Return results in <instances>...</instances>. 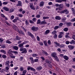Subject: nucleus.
<instances>
[{
  "label": "nucleus",
  "instance_id": "35",
  "mask_svg": "<svg viewBox=\"0 0 75 75\" xmlns=\"http://www.w3.org/2000/svg\"><path fill=\"white\" fill-rule=\"evenodd\" d=\"M41 23V20L39 19L38 20L37 22V24H39Z\"/></svg>",
  "mask_w": 75,
  "mask_h": 75
},
{
  "label": "nucleus",
  "instance_id": "32",
  "mask_svg": "<svg viewBox=\"0 0 75 75\" xmlns=\"http://www.w3.org/2000/svg\"><path fill=\"white\" fill-rule=\"evenodd\" d=\"M32 56L33 57H37V56H38V54H33Z\"/></svg>",
  "mask_w": 75,
  "mask_h": 75
},
{
  "label": "nucleus",
  "instance_id": "5",
  "mask_svg": "<svg viewBox=\"0 0 75 75\" xmlns=\"http://www.w3.org/2000/svg\"><path fill=\"white\" fill-rule=\"evenodd\" d=\"M64 33L63 32H60L59 34L58 35V38H61L63 36H64Z\"/></svg>",
  "mask_w": 75,
  "mask_h": 75
},
{
  "label": "nucleus",
  "instance_id": "7",
  "mask_svg": "<svg viewBox=\"0 0 75 75\" xmlns=\"http://www.w3.org/2000/svg\"><path fill=\"white\" fill-rule=\"evenodd\" d=\"M29 4H30V5H29V6L30 8H31L32 10H34L35 9V8H34V6H33V4L32 3H30Z\"/></svg>",
  "mask_w": 75,
  "mask_h": 75
},
{
  "label": "nucleus",
  "instance_id": "19",
  "mask_svg": "<svg viewBox=\"0 0 75 75\" xmlns=\"http://www.w3.org/2000/svg\"><path fill=\"white\" fill-rule=\"evenodd\" d=\"M18 33L20 34H22V35H24V33L21 30L19 31Z\"/></svg>",
  "mask_w": 75,
  "mask_h": 75
},
{
  "label": "nucleus",
  "instance_id": "53",
  "mask_svg": "<svg viewBox=\"0 0 75 75\" xmlns=\"http://www.w3.org/2000/svg\"><path fill=\"white\" fill-rule=\"evenodd\" d=\"M2 57L3 58H6L7 57V56L5 54H4L2 55Z\"/></svg>",
  "mask_w": 75,
  "mask_h": 75
},
{
  "label": "nucleus",
  "instance_id": "14",
  "mask_svg": "<svg viewBox=\"0 0 75 75\" xmlns=\"http://www.w3.org/2000/svg\"><path fill=\"white\" fill-rule=\"evenodd\" d=\"M56 20H60L61 19V18L59 16H56L55 17Z\"/></svg>",
  "mask_w": 75,
  "mask_h": 75
},
{
  "label": "nucleus",
  "instance_id": "39",
  "mask_svg": "<svg viewBox=\"0 0 75 75\" xmlns=\"http://www.w3.org/2000/svg\"><path fill=\"white\" fill-rule=\"evenodd\" d=\"M64 31H68V28H64L63 29Z\"/></svg>",
  "mask_w": 75,
  "mask_h": 75
},
{
  "label": "nucleus",
  "instance_id": "57",
  "mask_svg": "<svg viewBox=\"0 0 75 75\" xmlns=\"http://www.w3.org/2000/svg\"><path fill=\"white\" fill-rule=\"evenodd\" d=\"M70 6V5L69 4H66V6L67 7H69Z\"/></svg>",
  "mask_w": 75,
  "mask_h": 75
},
{
  "label": "nucleus",
  "instance_id": "18",
  "mask_svg": "<svg viewBox=\"0 0 75 75\" xmlns=\"http://www.w3.org/2000/svg\"><path fill=\"white\" fill-rule=\"evenodd\" d=\"M43 43L45 47H47L48 45H47V42L46 40H45L43 41Z\"/></svg>",
  "mask_w": 75,
  "mask_h": 75
},
{
  "label": "nucleus",
  "instance_id": "4",
  "mask_svg": "<svg viewBox=\"0 0 75 75\" xmlns=\"http://www.w3.org/2000/svg\"><path fill=\"white\" fill-rule=\"evenodd\" d=\"M27 69L28 71L30 70L31 71H33L34 72H35V71H36V70H35V69H34L32 67H30V66H28V67Z\"/></svg>",
  "mask_w": 75,
  "mask_h": 75
},
{
  "label": "nucleus",
  "instance_id": "22",
  "mask_svg": "<svg viewBox=\"0 0 75 75\" xmlns=\"http://www.w3.org/2000/svg\"><path fill=\"white\" fill-rule=\"evenodd\" d=\"M13 48L15 50H18V47L17 46H14L13 47Z\"/></svg>",
  "mask_w": 75,
  "mask_h": 75
},
{
  "label": "nucleus",
  "instance_id": "54",
  "mask_svg": "<svg viewBox=\"0 0 75 75\" xmlns=\"http://www.w3.org/2000/svg\"><path fill=\"white\" fill-rule=\"evenodd\" d=\"M10 1L13 3H16V1H18L17 0H10Z\"/></svg>",
  "mask_w": 75,
  "mask_h": 75
},
{
  "label": "nucleus",
  "instance_id": "60",
  "mask_svg": "<svg viewBox=\"0 0 75 75\" xmlns=\"http://www.w3.org/2000/svg\"><path fill=\"white\" fill-rule=\"evenodd\" d=\"M32 20L34 22H35L36 21V18H33Z\"/></svg>",
  "mask_w": 75,
  "mask_h": 75
},
{
  "label": "nucleus",
  "instance_id": "6",
  "mask_svg": "<svg viewBox=\"0 0 75 75\" xmlns=\"http://www.w3.org/2000/svg\"><path fill=\"white\" fill-rule=\"evenodd\" d=\"M38 28L35 27V26H33L32 27V30L33 31H38Z\"/></svg>",
  "mask_w": 75,
  "mask_h": 75
},
{
  "label": "nucleus",
  "instance_id": "17",
  "mask_svg": "<svg viewBox=\"0 0 75 75\" xmlns=\"http://www.w3.org/2000/svg\"><path fill=\"white\" fill-rule=\"evenodd\" d=\"M42 67L41 66H39L37 68V70H38L39 71L41 70V69H42Z\"/></svg>",
  "mask_w": 75,
  "mask_h": 75
},
{
  "label": "nucleus",
  "instance_id": "62",
  "mask_svg": "<svg viewBox=\"0 0 75 75\" xmlns=\"http://www.w3.org/2000/svg\"><path fill=\"white\" fill-rule=\"evenodd\" d=\"M38 59H35L34 60V61L35 62H38Z\"/></svg>",
  "mask_w": 75,
  "mask_h": 75
},
{
  "label": "nucleus",
  "instance_id": "33",
  "mask_svg": "<svg viewBox=\"0 0 75 75\" xmlns=\"http://www.w3.org/2000/svg\"><path fill=\"white\" fill-rule=\"evenodd\" d=\"M59 28V26H56L54 28V29L55 30H57Z\"/></svg>",
  "mask_w": 75,
  "mask_h": 75
},
{
  "label": "nucleus",
  "instance_id": "9",
  "mask_svg": "<svg viewBox=\"0 0 75 75\" xmlns=\"http://www.w3.org/2000/svg\"><path fill=\"white\" fill-rule=\"evenodd\" d=\"M28 35H29L32 38H34V35H33V34L30 33V32H28Z\"/></svg>",
  "mask_w": 75,
  "mask_h": 75
},
{
  "label": "nucleus",
  "instance_id": "3",
  "mask_svg": "<svg viewBox=\"0 0 75 75\" xmlns=\"http://www.w3.org/2000/svg\"><path fill=\"white\" fill-rule=\"evenodd\" d=\"M20 51H22L21 53L22 54H27V49L25 48H21L20 50Z\"/></svg>",
  "mask_w": 75,
  "mask_h": 75
},
{
  "label": "nucleus",
  "instance_id": "51",
  "mask_svg": "<svg viewBox=\"0 0 75 75\" xmlns=\"http://www.w3.org/2000/svg\"><path fill=\"white\" fill-rule=\"evenodd\" d=\"M71 21V22H74L75 21V18H74L72 19H71V20H70Z\"/></svg>",
  "mask_w": 75,
  "mask_h": 75
},
{
  "label": "nucleus",
  "instance_id": "56",
  "mask_svg": "<svg viewBox=\"0 0 75 75\" xmlns=\"http://www.w3.org/2000/svg\"><path fill=\"white\" fill-rule=\"evenodd\" d=\"M3 41V39L2 38H0V42H2Z\"/></svg>",
  "mask_w": 75,
  "mask_h": 75
},
{
  "label": "nucleus",
  "instance_id": "11",
  "mask_svg": "<svg viewBox=\"0 0 75 75\" xmlns=\"http://www.w3.org/2000/svg\"><path fill=\"white\" fill-rule=\"evenodd\" d=\"M68 47L69 48V49L70 50H74V46L72 45H69L68 46Z\"/></svg>",
  "mask_w": 75,
  "mask_h": 75
},
{
  "label": "nucleus",
  "instance_id": "25",
  "mask_svg": "<svg viewBox=\"0 0 75 75\" xmlns=\"http://www.w3.org/2000/svg\"><path fill=\"white\" fill-rule=\"evenodd\" d=\"M50 30H47L45 32V33H46V34H48L49 33H50Z\"/></svg>",
  "mask_w": 75,
  "mask_h": 75
},
{
  "label": "nucleus",
  "instance_id": "2",
  "mask_svg": "<svg viewBox=\"0 0 75 75\" xmlns=\"http://www.w3.org/2000/svg\"><path fill=\"white\" fill-rule=\"evenodd\" d=\"M51 55L54 58L56 61H59V59H58V58L57 56L56 55V53H53Z\"/></svg>",
  "mask_w": 75,
  "mask_h": 75
},
{
  "label": "nucleus",
  "instance_id": "8",
  "mask_svg": "<svg viewBox=\"0 0 75 75\" xmlns=\"http://www.w3.org/2000/svg\"><path fill=\"white\" fill-rule=\"evenodd\" d=\"M63 7L64 5L62 4H60L59 5V10L60 11H61L63 8Z\"/></svg>",
  "mask_w": 75,
  "mask_h": 75
},
{
  "label": "nucleus",
  "instance_id": "52",
  "mask_svg": "<svg viewBox=\"0 0 75 75\" xmlns=\"http://www.w3.org/2000/svg\"><path fill=\"white\" fill-rule=\"evenodd\" d=\"M54 38H55V39L57 38V35L55 34V35L54 36Z\"/></svg>",
  "mask_w": 75,
  "mask_h": 75
},
{
  "label": "nucleus",
  "instance_id": "31",
  "mask_svg": "<svg viewBox=\"0 0 75 75\" xmlns=\"http://www.w3.org/2000/svg\"><path fill=\"white\" fill-rule=\"evenodd\" d=\"M6 43H7V44H11V43H12V42H11V41L8 40H6Z\"/></svg>",
  "mask_w": 75,
  "mask_h": 75
},
{
  "label": "nucleus",
  "instance_id": "64",
  "mask_svg": "<svg viewBox=\"0 0 75 75\" xmlns=\"http://www.w3.org/2000/svg\"><path fill=\"white\" fill-rule=\"evenodd\" d=\"M12 21L13 22V23H16V22H17V19H14Z\"/></svg>",
  "mask_w": 75,
  "mask_h": 75
},
{
  "label": "nucleus",
  "instance_id": "21",
  "mask_svg": "<svg viewBox=\"0 0 75 75\" xmlns=\"http://www.w3.org/2000/svg\"><path fill=\"white\" fill-rule=\"evenodd\" d=\"M20 37H19L18 36H16L15 40H20Z\"/></svg>",
  "mask_w": 75,
  "mask_h": 75
},
{
  "label": "nucleus",
  "instance_id": "15",
  "mask_svg": "<svg viewBox=\"0 0 75 75\" xmlns=\"http://www.w3.org/2000/svg\"><path fill=\"white\" fill-rule=\"evenodd\" d=\"M64 59H65V60H68V59H69V58H68V57L66 55L64 56L63 57Z\"/></svg>",
  "mask_w": 75,
  "mask_h": 75
},
{
  "label": "nucleus",
  "instance_id": "49",
  "mask_svg": "<svg viewBox=\"0 0 75 75\" xmlns=\"http://www.w3.org/2000/svg\"><path fill=\"white\" fill-rule=\"evenodd\" d=\"M69 34V33H67L66 35L65 36V37L66 38H68V37H69V36H68V35Z\"/></svg>",
  "mask_w": 75,
  "mask_h": 75
},
{
  "label": "nucleus",
  "instance_id": "26",
  "mask_svg": "<svg viewBox=\"0 0 75 75\" xmlns=\"http://www.w3.org/2000/svg\"><path fill=\"white\" fill-rule=\"evenodd\" d=\"M0 52H2V53H4V54H6V51L4 50H0Z\"/></svg>",
  "mask_w": 75,
  "mask_h": 75
},
{
  "label": "nucleus",
  "instance_id": "1",
  "mask_svg": "<svg viewBox=\"0 0 75 75\" xmlns=\"http://www.w3.org/2000/svg\"><path fill=\"white\" fill-rule=\"evenodd\" d=\"M28 42V41H25L24 42L22 43H21L18 45V47H19L20 48V49L21 50V48L23 49L24 48V45L25 44H27Z\"/></svg>",
  "mask_w": 75,
  "mask_h": 75
},
{
  "label": "nucleus",
  "instance_id": "46",
  "mask_svg": "<svg viewBox=\"0 0 75 75\" xmlns=\"http://www.w3.org/2000/svg\"><path fill=\"white\" fill-rule=\"evenodd\" d=\"M47 44L48 45H50V44H51V42L50 40H48V41H47Z\"/></svg>",
  "mask_w": 75,
  "mask_h": 75
},
{
  "label": "nucleus",
  "instance_id": "27",
  "mask_svg": "<svg viewBox=\"0 0 75 75\" xmlns=\"http://www.w3.org/2000/svg\"><path fill=\"white\" fill-rule=\"evenodd\" d=\"M15 8H12L10 10V13H11L12 12H13L14 11Z\"/></svg>",
  "mask_w": 75,
  "mask_h": 75
},
{
  "label": "nucleus",
  "instance_id": "59",
  "mask_svg": "<svg viewBox=\"0 0 75 75\" xmlns=\"http://www.w3.org/2000/svg\"><path fill=\"white\" fill-rule=\"evenodd\" d=\"M65 20H66V19H65V18L62 19V20H61L62 22H64V21H65Z\"/></svg>",
  "mask_w": 75,
  "mask_h": 75
},
{
  "label": "nucleus",
  "instance_id": "16",
  "mask_svg": "<svg viewBox=\"0 0 75 75\" xmlns=\"http://www.w3.org/2000/svg\"><path fill=\"white\" fill-rule=\"evenodd\" d=\"M22 3H21V2L20 1H18V4H17V6H21V4Z\"/></svg>",
  "mask_w": 75,
  "mask_h": 75
},
{
  "label": "nucleus",
  "instance_id": "13",
  "mask_svg": "<svg viewBox=\"0 0 75 75\" xmlns=\"http://www.w3.org/2000/svg\"><path fill=\"white\" fill-rule=\"evenodd\" d=\"M44 3L43 1H41L40 3V4H39V6L40 7H42L43 6H44Z\"/></svg>",
  "mask_w": 75,
  "mask_h": 75
},
{
  "label": "nucleus",
  "instance_id": "34",
  "mask_svg": "<svg viewBox=\"0 0 75 75\" xmlns=\"http://www.w3.org/2000/svg\"><path fill=\"white\" fill-rule=\"evenodd\" d=\"M72 11V13L74 14H75V9L74 8H71Z\"/></svg>",
  "mask_w": 75,
  "mask_h": 75
},
{
  "label": "nucleus",
  "instance_id": "29",
  "mask_svg": "<svg viewBox=\"0 0 75 75\" xmlns=\"http://www.w3.org/2000/svg\"><path fill=\"white\" fill-rule=\"evenodd\" d=\"M65 45L64 44H62L60 45L59 47L60 48H64V47H65Z\"/></svg>",
  "mask_w": 75,
  "mask_h": 75
},
{
  "label": "nucleus",
  "instance_id": "63",
  "mask_svg": "<svg viewBox=\"0 0 75 75\" xmlns=\"http://www.w3.org/2000/svg\"><path fill=\"white\" fill-rule=\"evenodd\" d=\"M18 16H19V17H23V15H22V14H19L18 15Z\"/></svg>",
  "mask_w": 75,
  "mask_h": 75
},
{
  "label": "nucleus",
  "instance_id": "61",
  "mask_svg": "<svg viewBox=\"0 0 75 75\" xmlns=\"http://www.w3.org/2000/svg\"><path fill=\"white\" fill-rule=\"evenodd\" d=\"M29 23L31 24H34V22H33L32 20H30L29 21Z\"/></svg>",
  "mask_w": 75,
  "mask_h": 75
},
{
  "label": "nucleus",
  "instance_id": "30",
  "mask_svg": "<svg viewBox=\"0 0 75 75\" xmlns=\"http://www.w3.org/2000/svg\"><path fill=\"white\" fill-rule=\"evenodd\" d=\"M15 30L17 31L18 33L19 32V29L18 28H17V27L16 26H15Z\"/></svg>",
  "mask_w": 75,
  "mask_h": 75
},
{
  "label": "nucleus",
  "instance_id": "28",
  "mask_svg": "<svg viewBox=\"0 0 75 75\" xmlns=\"http://www.w3.org/2000/svg\"><path fill=\"white\" fill-rule=\"evenodd\" d=\"M25 23L26 25H29V22L28 21H27V20H26L25 21Z\"/></svg>",
  "mask_w": 75,
  "mask_h": 75
},
{
  "label": "nucleus",
  "instance_id": "45",
  "mask_svg": "<svg viewBox=\"0 0 75 75\" xmlns=\"http://www.w3.org/2000/svg\"><path fill=\"white\" fill-rule=\"evenodd\" d=\"M46 63H48L49 64H51V62L50 61L48 60H46Z\"/></svg>",
  "mask_w": 75,
  "mask_h": 75
},
{
  "label": "nucleus",
  "instance_id": "42",
  "mask_svg": "<svg viewBox=\"0 0 75 75\" xmlns=\"http://www.w3.org/2000/svg\"><path fill=\"white\" fill-rule=\"evenodd\" d=\"M56 2H57V3H62V0H56Z\"/></svg>",
  "mask_w": 75,
  "mask_h": 75
},
{
  "label": "nucleus",
  "instance_id": "10",
  "mask_svg": "<svg viewBox=\"0 0 75 75\" xmlns=\"http://www.w3.org/2000/svg\"><path fill=\"white\" fill-rule=\"evenodd\" d=\"M8 54L10 56L11 55H13V51L11 50H9L8 51Z\"/></svg>",
  "mask_w": 75,
  "mask_h": 75
},
{
  "label": "nucleus",
  "instance_id": "36",
  "mask_svg": "<svg viewBox=\"0 0 75 75\" xmlns=\"http://www.w3.org/2000/svg\"><path fill=\"white\" fill-rule=\"evenodd\" d=\"M49 18V17L48 16H44L43 17V20H44L45 19H48Z\"/></svg>",
  "mask_w": 75,
  "mask_h": 75
},
{
  "label": "nucleus",
  "instance_id": "24",
  "mask_svg": "<svg viewBox=\"0 0 75 75\" xmlns=\"http://www.w3.org/2000/svg\"><path fill=\"white\" fill-rule=\"evenodd\" d=\"M9 64H10V61H8L6 62L5 65L6 66L9 65Z\"/></svg>",
  "mask_w": 75,
  "mask_h": 75
},
{
  "label": "nucleus",
  "instance_id": "40",
  "mask_svg": "<svg viewBox=\"0 0 75 75\" xmlns=\"http://www.w3.org/2000/svg\"><path fill=\"white\" fill-rule=\"evenodd\" d=\"M66 25L68 26H71V23H66Z\"/></svg>",
  "mask_w": 75,
  "mask_h": 75
},
{
  "label": "nucleus",
  "instance_id": "47",
  "mask_svg": "<svg viewBox=\"0 0 75 75\" xmlns=\"http://www.w3.org/2000/svg\"><path fill=\"white\" fill-rule=\"evenodd\" d=\"M54 44H56V45H57V46H58V47H59L60 46L59 44L57 43V42H54Z\"/></svg>",
  "mask_w": 75,
  "mask_h": 75
},
{
  "label": "nucleus",
  "instance_id": "48",
  "mask_svg": "<svg viewBox=\"0 0 75 75\" xmlns=\"http://www.w3.org/2000/svg\"><path fill=\"white\" fill-rule=\"evenodd\" d=\"M27 72V70H23V74H25H25H26Z\"/></svg>",
  "mask_w": 75,
  "mask_h": 75
},
{
  "label": "nucleus",
  "instance_id": "37",
  "mask_svg": "<svg viewBox=\"0 0 75 75\" xmlns=\"http://www.w3.org/2000/svg\"><path fill=\"white\" fill-rule=\"evenodd\" d=\"M41 17V15L40 14H37L36 16V17L38 18H39Z\"/></svg>",
  "mask_w": 75,
  "mask_h": 75
},
{
  "label": "nucleus",
  "instance_id": "41",
  "mask_svg": "<svg viewBox=\"0 0 75 75\" xmlns=\"http://www.w3.org/2000/svg\"><path fill=\"white\" fill-rule=\"evenodd\" d=\"M52 34H57V31L54 30L53 32H52Z\"/></svg>",
  "mask_w": 75,
  "mask_h": 75
},
{
  "label": "nucleus",
  "instance_id": "23",
  "mask_svg": "<svg viewBox=\"0 0 75 75\" xmlns=\"http://www.w3.org/2000/svg\"><path fill=\"white\" fill-rule=\"evenodd\" d=\"M70 43L71 44H75V41L74 40H72L71 42H70Z\"/></svg>",
  "mask_w": 75,
  "mask_h": 75
},
{
  "label": "nucleus",
  "instance_id": "43",
  "mask_svg": "<svg viewBox=\"0 0 75 75\" xmlns=\"http://www.w3.org/2000/svg\"><path fill=\"white\" fill-rule=\"evenodd\" d=\"M41 24H45L47 23V22H45L44 21H42L41 22Z\"/></svg>",
  "mask_w": 75,
  "mask_h": 75
},
{
  "label": "nucleus",
  "instance_id": "20",
  "mask_svg": "<svg viewBox=\"0 0 75 75\" xmlns=\"http://www.w3.org/2000/svg\"><path fill=\"white\" fill-rule=\"evenodd\" d=\"M42 52L43 54H45L46 55H48V53L45 51L42 50Z\"/></svg>",
  "mask_w": 75,
  "mask_h": 75
},
{
  "label": "nucleus",
  "instance_id": "38",
  "mask_svg": "<svg viewBox=\"0 0 75 75\" xmlns=\"http://www.w3.org/2000/svg\"><path fill=\"white\" fill-rule=\"evenodd\" d=\"M20 71H23L24 70V68H23V67H20Z\"/></svg>",
  "mask_w": 75,
  "mask_h": 75
},
{
  "label": "nucleus",
  "instance_id": "44",
  "mask_svg": "<svg viewBox=\"0 0 75 75\" xmlns=\"http://www.w3.org/2000/svg\"><path fill=\"white\" fill-rule=\"evenodd\" d=\"M14 18V16L13 15L11 16L10 18L11 20H13Z\"/></svg>",
  "mask_w": 75,
  "mask_h": 75
},
{
  "label": "nucleus",
  "instance_id": "58",
  "mask_svg": "<svg viewBox=\"0 0 75 75\" xmlns=\"http://www.w3.org/2000/svg\"><path fill=\"white\" fill-rule=\"evenodd\" d=\"M8 4V2H4L3 3V4H4V5H7V4Z\"/></svg>",
  "mask_w": 75,
  "mask_h": 75
},
{
  "label": "nucleus",
  "instance_id": "55",
  "mask_svg": "<svg viewBox=\"0 0 75 75\" xmlns=\"http://www.w3.org/2000/svg\"><path fill=\"white\" fill-rule=\"evenodd\" d=\"M37 40L38 41H40V37H39V36H37Z\"/></svg>",
  "mask_w": 75,
  "mask_h": 75
},
{
  "label": "nucleus",
  "instance_id": "12",
  "mask_svg": "<svg viewBox=\"0 0 75 75\" xmlns=\"http://www.w3.org/2000/svg\"><path fill=\"white\" fill-rule=\"evenodd\" d=\"M3 9L5 11H9V9H8V8H7L6 7H4L3 8Z\"/></svg>",
  "mask_w": 75,
  "mask_h": 75
},
{
  "label": "nucleus",
  "instance_id": "50",
  "mask_svg": "<svg viewBox=\"0 0 75 75\" xmlns=\"http://www.w3.org/2000/svg\"><path fill=\"white\" fill-rule=\"evenodd\" d=\"M67 9H65V10L62 11V13H66V11H67Z\"/></svg>",
  "mask_w": 75,
  "mask_h": 75
}]
</instances>
